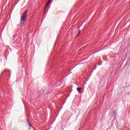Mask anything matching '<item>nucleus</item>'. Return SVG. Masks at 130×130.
Listing matches in <instances>:
<instances>
[{
  "label": "nucleus",
  "instance_id": "nucleus-1",
  "mask_svg": "<svg viewBox=\"0 0 130 130\" xmlns=\"http://www.w3.org/2000/svg\"><path fill=\"white\" fill-rule=\"evenodd\" d=\"M28 10L25 11L24 12H23V13L22 14V15H21V17H20V24H22V25H23V26H24V24H25V22H26V21H27V19H28V18H27V15L28 14Z\"/></svg>",
  "mask_w": 130,
  "mask_h": 130
},
{
  "label": "nucleus",
  "instance_id": "nucleus-2",
  "mask_svg": "<svg viewBox=\"0 0 130 130\" xmlns=\"http://www.w3.org/2000/svg\"><path fill=\"white\" fill-rule=\"evenodd\" d=\"M77 90L78 92H79V93H80L82 94V92H81V90H82V88L78 87L77 88Z\"/></svg>",
  "mask_w": 130,
  "mask_h": 130
},
{
  "label": "nucleus",
  "instance_id": "nucleus-3",
  "mask_svg": "<svg viewBox=\"0 0 130 130\" xmlns=\"http://www.w3.org/2000/svg\"><path fill=\"white\" fill-rule=\"evenodd\" d=\"M50 0H49L48 1V2H47V3L46 4V7H47V6H48V5H49V3H50Z\"/></svg>",
  "mask_w": 130,
  "mask_h": 130
},
{
  "label": "nucleus",
  "instance_id": "nucleus-4",
  "mask_svg": "<svg viewBox=\"0 0 130 130\" xmlns=\"http://www.w3.org/2000/svg\"><path fill=\"white\" fill-rule=\"evenodd\" d=\"M6 72V73H10V71H9V70H5L4 71V72Z\"/></svg>",
  "mask_w": 130,
  "mask_h": 130
},
{
  "label": "nucleus",
  "instance_id": "nucleus-5",
  "mask_svg": "<svg viewBox=\"0 0 130 130\" xmlns=\"http://www.w3.org/2000/svg\"><path fill=\"white\" fill-rule=\"evenodd\" d=\"M80 34H81V31H79L77 35V37L80 36Z\"/></svg>",
  "mask_w": 130,
  "mask_h": 130
}]
</instances>
